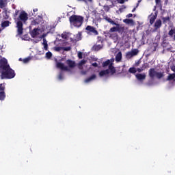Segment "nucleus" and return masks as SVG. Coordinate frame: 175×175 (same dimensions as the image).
Masks as SVG:
<instances>
[{
  "label": "nucleus",
  "instance_id": "f257e3e1",
  "mask_svg": "<svg viewBox=\"0 0 175 175\" xmlns=\"http://www.w3.org/2000/svg\"><path fill=\"white\" fill-rule=\"evenodd\" d=\"M0 79L1 80L14 79L16 76V72L10 68L6 59H0Z\"/></svg>",
  "mask_w": 175,
  "mask_h": 175
},
{
  "label": "nucleus",
  "instance_id": "f03ea898",
  "mask_svg": "<svg viewBox=\"0 0 175 175\" xmlns=\"http://www.w3.org/2000/svg\"><path fill=\"white\" fill-rule=\"evenodd\" d=\"M15 21H17L16 26L17 35L21 36L24 33V24L28 21V14L25 11H21Z\"/></svg>",
  "mask_w": 175,
  "mask_h": 175
},
{
  "label": "nucleus",
  "instance_id": "7ed1b4c3",
  "mask_svg": "<svg viewBox=\"0 0 175 175\" xmlns=\"http://www.w3.org/2000/svg\"><path fill=\"white\" fill-rule=\"evenodd\" d=\"M69 21L70 25H72L76 28H80V27L83 25L84 17L80 15H72L69 17Z\"/></svg>",
  "mask_w": 175,
  "mask_h": 175
},
{
  "label": "nucleus",
  "instance_id": "20e7f679",
  "mask_svg": "<svg viewBox=\"0 0 175 175\" xmlns=\"http://www.w3.org/2000/svg\"><path fill=\"white\" fill-rule=\"evenodd\" d=\"M148 75L150 79H154V77H157V79H159L163 77V72H157L155 70V68H150Z\"/></svg>",
  "mask_w": 175,
  "mask_h": 175
},
{
  "label": "nucleus",
  "instance_id": "39448f33",
  "mask_svg": "<svg viewBox=\"0 0 175 175\" xmlns=\"http://www.w3.org/2000/svg\"><path fill=\"white\" fill-rule=\"evenodd\" d=\"M85 31H87L88 33H92V35H99L98 30H96V28H95L94 26L88 25L85 27Z\"/></svg>",
  "mask_w": 175,
  "mask_h": 175
},
{
  "label": "nucleus",
  "instance_id": "423d86ee",
  "mask_svg": "<svg viewBox=\"0 0 175 175\" xmlns=\"http://www.w3.org/2000/svg\"><path fill=\"white\" fill-rule=\"evenodd\" d=\"M56 67L58 69H61V70H65L66 72H69V68H68V66H65V64H64V63H61V62H57L56 64Z\"/></svg>",
  "mask_w": 175,
  "mask_h": 175
},
{
  "label": "nucleus",
  "instance_id": "0eeeda50",
  "mask_svg": "<svg viewBox=\"0 0 175 175\" xmlns=\"http://www.w3.org/2000/svg\"><path fill=\"white\" fill-rule=\"evenodd\" d=\"M42 21H43V18L38 16L35 20L31 21V25H39Z\"/></svg>",
  "mask_w": 175,
  "mask_h": 175
},
{
  "label": "nucleus",
  "instance_id": "6e6552de",
  "mask_svg": "<svg viewBox=\"0 0 175 175\" xmlns=\"http://www.w3.org/2000/svg\"><path fill=\"white\" fill-rule=\"evenodd\" d=\"M161 27H162V21H161V19L157 20L154 25V30L157 31L159 29V28H161Z\"/></svg>",
  "mask_w": 175,
  "mask_h": 175
},
{
  "label": "nucleus",
  "instance_id": "1a4fd4ad",
  "mask_svg": "<svg viewBox=\"0 0 175 175\" xmlns=\"http://www.w3.org/2000/svg\"><path fill=\"white\" fill-rule=\"evenodd\" d=\"M66 64L69 66V68H75L76 62L72 59H67Z\"/></svg>",
  "mask_w": 175,
  "mask_h": 175
},
{
  "label": "nucleus",
  "instance_id": "9d476101",
  "mask_svg": "<svg viewBox=\"0 0 175 175\" xmlns=\"http://www.w3.org/2000/svg\"><path fill=\"white\" fill-rule=\"evenodd\" d=\"M135 77L137 79H138L139 81H142V80H146V75L138 73L135 75Z\"/></svg>",
  "mask_w": 175,
  "mask_h": 175
},
{
  "label": "nucleus",
  "instance_id": "9b49d317",
  "mask_svg": "<svg viewBox=\"0 0 175 175\" xmlns=\"http://www.w3.org/2000/svg\"><path fill=\"white\" fill-rule=\"evenodd\" d=\"M157 13H155V15H152V14L150 16V24L151 25H152V24H154V23H155V20H157Z\"/></svg>",
  "mask_w": 175,
  "mask_h": 175
},
{
  "label": "nucleus",
  "instance_id": "f8f14e48",
  "mask_svg": "<svg viewBox=\"0 0 175 175\" xmlns=\"http://www.w3.org/2000/svg\"><path fill=\"white\" fill-rule=\"evenodd\" d=\"M122 59V53L121 51L118 52L116 56V62H121Z\"/></svg>",
  "mask_w": 175,
  "mask_h": 175
},
{
  "label": "nucleus",
  "instance_id": "ddd939ff",
  "mask_svg": "<svg viewBox=\"0 0 175 175\" xmlns=\"http://www.w3.org/2000/svg\"><path fill=\"white\" fill-rule=\"evenodd\" d=\"M167 81H175V73H172V74H169V75L167 76V79H166Z\"/></svg>",
  "mask_w": 175,
  "mask_h": 175
},
{
  "label": "nucleus",
  "instance_id": "4468645a",
  "mask_svg": "<svg viewBox=\"0 0 175 175\" xmlns=\"http://www.w3.org/2000/svg\"><path fill=\"white\" fill-rule=\"evenodd\" d=\"M109 73H110V70H109V69L103 70L99 72V76L103 77V76H106V75H109Z\"/></svg>",
  "mask_w": 175,
  "mask_h": 175
},
{
  "label": "nucleus",
  "instance_id": "2eb2a0df",
  "mask_svg": "<svg viewBox=\"0 0 175 175\" xmlns=\"http://www.w3.org/2000/svg\"><path fill=\"white\" fill-rule=\"evenodd\" d=\"M96 79V75L95 74L92 75L90 77L87 78L85 80V83H90V81H92V80H95Z\"/></svg>",
  "mask_w": 175,
  "mask_h": 175
},
{
  "label": "nucleus",
  "instance_id": "dca6fc26",
  "mask_svg": "<svg viewBox=\"0 0 175 175\" xmlns=\"http://www.w3.org/2000/svg\"><path fill=\"white\" fill-rule=\"evenodd\" d=\"M8 5V0H0V8L3 9Z\"/></svg>",
  "mask_w": 175,
  "mask_h": 175
},
{
  "label": "nucleus",
  "instance_id": "f3484780",
  "mask_svg": "<svg viewBox=\"0 0 175 175\" xmlns=\"http://www.w3.org/2000/svg\"><path fill=\"white\" fill-rule=\"evenodd\" d=\"M12 23L9 21H5L1 23L2 28H6V27H9Z\"/></svg>",
  "mask_w": 175,
  "mask_h": 175
},
{
  "label": "nucleus",
  "instance_id": "a211bd4d",
  "mask_svg": "<svg viewBox=\"0 0 175 175\" xmlns=\"http://www.w3.org/2000/svg\"><path fill=\"white\" fill-rule=\"evenodd\" d=\"M116 25V27H117V32H119L121 33H122V32H124V31L125 29L124 28V27L120 26V24H118V23H116V25Z\"/></svg>",
  "mask_w": 175,
  "mask_h": 175
},
{
  "label": "nucleus",
  "instance_id": "6ab92c4d",
  "mask_svg": "<svg viewBox=\"0 0 175 175\" xmlns=\"http://www.w3.org/2000/svg\"><path fill=\"white\" fill-rule=\"evenodd\" d=\"M108 70H110L111 75H114L116 72V67H114L112 64L109 65Z\"/></svg>",
  "mask_w": 175,
  "mask_h": 175
},
{
  "label": "nucleus",
  "instance_id": "aec40b11",
  "mask_svg": "<svg viewBox=\"0 0 175 175\" xmlns=\"http://www.w3.org/2000/svg\"><path fill=\"white\" fill-rule=\"evenodd\" d=\"M161 20H163V24H167V23H170V16L162 17Z\"/></svg>",
  "mask_w": 175,
  "mask_h": 175
},
{
  "label": "nucleus",
  "instance_id": "412c9836",
  "mask_svg": "<svg viewBox=\"0 0 175 175\" xmlns=\"http://www.w3.org/2000/svg\"><path fill=\"white\" fill-rule=\"evenodd\" d=\"M105 20H106V21H107L110 24H112V25H116V22H114V21H113V19L110 18L109 17H107V16L105 17Z\"/></svg>",
  "mask_w": 175,
  "mask_h": 175
},
{
  "label": "nucleus",
  "instance_id": "4be33fe9",
  "mask_svg": "<svg viewBox=\"0 0 175 175\" xmlns=\"http://www.w3.org/2000/svg\"><path fill=\"white\" fill-rule=\"evenodd\" d=\"M38 29L35 28L31 31V36L32 38H35V36H38Z\"/></svg>",
  "mask_w": 175,
  "mask_h": 175
},
{
  "label": "nucleus",
  "instance_id": "5701e85b",
  "mask_svg": "<svg viewBox=\"0 0 175 175\" xmlns=\"http://www.w3.org/2000/svg\"><path fill=\"white\" fill-rule=\"evenodd\" d=\"M102 45H100V44H98V45H94V46H93V50L94 51H99V50H101V49H102Z\"/></svg>",
  "mask_w": 175,
  "mask_h": 175
},
{
  "label": "nucleus",
  "instance_id": "b1692460",
  "mask_svg": "<svg viewBox=\"0 0 175 175\" xmlns=\"http://www.w3.org/2000/svg\"><path fill=\"white\" fill-rule=\"evenodd\" d=\"M110 59H107L103 63V68H106V66H110Z\"/></svg>",
  "mask_w": 175,
  "mask_h": 175
},
{
  "label": "nucleus",
  "instance_id": "393cba45",
  "mask_svg": "<svg viewBox=\"0 0 175 175\" xmlns=\"http://www.w3.org/2000/svg\"><path fill=\"white\" fill-rule=\"evenodd\" d=\"M5 98L6 94H5V92H0V100H5Z\"/></svg>",
  "mask_w": 175,
  "mask_h": 175
},
{
  "label": "nucleus",
  "instance_id": "a878e982",
  "mask_svg": "<svg viewBox=\"0 0 175 175\" xmlns=\"http://www.w3.org/2000/svg\"><path fill=\"white\" fill-rule=\"evenodd\" d=\"M123 23H125V24H133V19L126 18L123 20Z\"/></svg>",
  "mask_w": 175,
  "mask_h": 175
},
{
  "label": "nucleus",
  "instance_id": "bb28decb",
  "mask_svg": "<svg viewBox=\"0 0 175 175\" xmlns=\"http://www.w3.org/2000/svg\"><path fill=\"white\" fill-rule=\"evenodd\" d=\"M131 54L133 55V57H135V55H137V54H139V49L131 50Z\"/></svg>",
  "mask_w": 175,
  "mask_h": 175
},
{
  "label": "nucleus",
  "instance_id": "cd10ccee",
  "mask_svg": "<svg viewBox=\"0 0 175 175\" xmlns=\"http://www.w3.org/2000/svg\"><path fill=\"white\" fill-rule=\"evenodd\" d=\"M129 73H133V74H134V73H136V72H137V70H136V68H135V67H131V68H130L129 69Z\"/></svg>",
  "mask_w": 175,
  "mask_h": 175
},
{
  "label": "nucleus",
  "instance_id": "c85d7f7f",
  "mask_svg": "<svg viewBox=\"0 0 175 175\" xmlns=\"http://www.w3.org/2000/svg\"><path fill=\"white\" fill-rule=\"evenodd\" d=\"M51 57H53V53H51V52L49 51L46 53V57L48 59H50V58H51Z\"/></svg>",
  "mask_w": 175,
  "mask_h": 175
},
{
  "label": "nucleus",
  "instance_id": "c756f323",
  "mask_svg": "<svg viewBox=\"0 0 175 175\" xmlns=\"http://www.w3.org/2000/svg\"><path fill=\"white\" fill-rule=\"evenodd\" d=\"M5 92V84L1 83L0 84V92Z\"/></svg>",
  "mask_w": 175,
  "mask_h": 175
},
{
  "label": "nucleus",
  "instance_id": "7c9ffc66",
  "mask_svg": "<svg viewBox=\"0 0 175 175\" xmlns=\"http://www.w3.org/2000/svg\"><path fill=\"white\" fill-rule=\"evenodd\" d=\"M155 3L157 6H159L160 8H162V3L161 0H155Z\"/></svg>",
  "mask_w": 175,
  "mask_h": 175
},
{
  "label": "nucleus",
  "instance_id": "2f4dec72",
  "mask_svg": "<svg viewBox=\"0 0 175 175\" xmlns=\"http://www.w3.org/2000/svg\"><path fill=\"white\" fill-rule=\"evenodd\" d=\"M126 58H132V57H133V55H132L131 51H129L126 53Z\"/></svg>",
  "mask_w": 175,
  "mask_h": 175
},
{
  "label": "nucleus",
  "instance_id": "473e14b6",
  "mask_svg": "<svg viewBox=\"0 0 175 175\" xmlns=\"http://www.w3.org/2000/svg\"><path fill=\"white\" fill-rule=\"evenodd\" d=\"M103 9H104L105 12H110V8L109 7L108 5H105L103 6Z\"/></svg>",
  "mask_w": 175,
  "mask_h": 175
},
{
  "label": "nucleus",
  "instance_id": "72a5a7b5",
  "mask_svg": "<svg viewBox=\"0 0 175 175\" xmlns=\"http://www.w3.org/2000/svg\"><path fill=\"white\" fill-rule=\"evenodd\" d=\"M62 50H64V51H70V50H72V47L71 46L62 47Z\"/></svg>",
  "mask_w": 175,
  "mask_h": 175
},
{
  "label": "nucleus",
  "instance_id": "f704fd0d",
  "mask_svg": "<svg viewBox=\"0 0 175 175\" xmlns=\"http://www.w3.org/2000/svg\"><path fill=\"white\" fill-rule=\"evenodd\" d=\"M86 62H87V61H85L84 59L81 60L79 63V66H83V65H84Z\"/></svg>",
  "mask_w": 175,
  "mask_h": 175
},
{
  "label": "nucleus",
  "instance_id": "c9c22d12",
  "mask_svg": "<svg viewBox=\"0 0 175 175\" xmlns=\"http://www.w3.org/2000/svg\"><path fill=\"white\" fill-rule=\"evenodd\" d=\"M109 32H117V26L111 27L109 29Z\"/></svg>",
  "mask_w": 175,
  "mask_h": 175
},
{
  "label": "nucleus",
  "instance_id": "e433bc0d",
  "mask_svg": "<svg viewBox=\"0 0 175 175\" xmlns=\"http://www.w3.org/2000/svg\"><path fill=\"white\" fill-rule=\"evenodd\" d=\"M53 50L55 51H61V50H62V47H61V46H55L54 48H53Z\"/></svg>",
  "mask_w": 175,
  "mask_h": 175
},
{
  "label": "nucleus",
  "instance_id": "4c0bfd02",
  "mask_svg": "<svg viewBox=\"0 0 175 175\" xmlns=\"http://www.w3.org/2000/svg\"><path fill=\"white\" fill-rule=\"evenodd\" d=\"M29 61H31V57H29L23 59L24 64H27V63L29 62Z\"/></svg>",
  "mask_w": 175,
  "mask_h": 175
},
{
  "label": "nucleus",
  "instance_id": "58836bf2",
  "mask_svg": "<svg viewBox=\"0 0 175 175\" xmlns=\"http://www.w3.org/2000/svg\"><path fill=\"white\" fill-rule=\"evenodd\" d=\"M18 13H20V10H16L15 13L14 14V17H17V16H18Z\"/></svg>",
  "mask_w": 175,
  "mask_h": 175
},
{
  "label": "nucleus",
  "instance_id": "ea45409f",
  "mask_svg": "<svg viewBox=\"0 0 175 175\" xmlns=\"http://www.w3.org/2000/svg\"><path fill=\"white\" fill-rule=\"evenodd\" d=\"M78 58H79V59H81L83 58V53L82 52L78 53Z\"/></svg>",
  "mask_w": 175,
  "mask_h": 175
},
{
  "label": "nucleus",
  "instance_id": "a19ab883",
  "mask_svg": "<svg viewBox=\"0 0 175 175\" xmlns=\"http://www.w3.org/2000/svg\"><path fill=\"white\" fill-rule=\"evenodd\" d=\"M44 50H46V51H47V50H49V44H45L44 45Z\"/></svg>",
  "mask_w": 175,
  "mask_h": 175
},
{
  "label": "nucleus",
  "instance_id": "79ce46f5",
  "mask_svg": "<svg viewBox=\"0 0 175 175\" xmlns=\"http://www.w3.org/2000/svg\"><path fill=\"white\" fill-rule=\"evenodd\" d=\"M118 3H125V0H117Z\"/></svg>",
  "mask_w": 175,
  "mask_h": 175
},
{
  "label": "nucleus",
  "instance_id": "37998d69",
  "mask_svg": "<svg viewBox=\"0 0 175 175\" xmlns=\"http://www.w3.org/2000/svg\"><path fill=\"white\" fill-rule=\"evenodd\" d=\"M62 39H68V35L66 34H62Z\"/></svg>",
  "mask_w": 175,
  "mask_h": 175
},
{
  "label": "nucleus",
  "instance_id": "c03bdc74",
  "mask_svg": "<svg viewBox=\"0 0 175 175\" xmlns=\"http://www.w3.org/2000/svg\"><path fill=\"white\" fill-rule=\"evenodd\" d=\"M43 45L44 44H47V40L45 39V38H43V43H42Z\"/></svg>",
  "mask_w": 175,
  "mask_h": 175
},
{
  "label": "nucleus",
  "instance_id": "a18cd8bd",
  "mask_svg": "<svg viewBox=\"0 0 175 175\" xmlns=\"http://www.w3.org/2000/svg\"><path fill=\"white\" fill-rule=\"evenodd\" d=\"M92 65V66H94V68H98V63H96V62L93 63Z\"/></svg>",
  "mask_w": 175,
  "mask_h": 175
},
{
  "label": "nucleus",
  "instance_id": "49530a36",
  "mask_svg": "<svg viewBox=\"0 0 175 175\" xmlns=\"http://www.w3.org/2000/svg\"><path fill=\"white\" fill-rule=\"evenodd\" d=\"M63 75H62V73H60L59 75V80H62V79H63Z\"/></svg>",
  "mask_w": 175,
  "mask_h": 175
},
{
  "label": "nucleus",
  "instance_id": "de8ad7c7",
  "mask_svg": "<svg viewBox=\"0 0 175 175\" xmlns=\"http://www.w3.org/2000/svg\"><path fill=\"white\" fill-rule=\"evenodd\" d=\"M110 61V64H111L112 65H114L113 62H114V58H111V59H109Z\"/></svg>",
  "mask_w": 175,
  "mask_h": 175
},
{
  "label": "nucleus",
  "instance_id": "09e8293b",
  "mask_svg": "<svg viewBox=\"0 0 175 175\" xmlns=\"http://www.w3.org/2000/svg\"><path fill=\"white\" fill-rule=\"evenodd\" d=\"M137 72H138L139 73H140V72H143V68H137Z\"/></svg>",
  "mask_w": 175,
  "mask_h": 175
},
{
  "label": "nucleus",
  "instance_id": "8fccbe9b",
  "mask_svg": "<svg viewBox=\"0 0 175 175\" xmlns=\"http://www.w3.org/2000/svg\"><path fill=\"white\" fill-rule=\"evenodd\" d=\"M133 16V14H129L126 15V17H127V18H131V17H132Z\"/></svg>",
  "mask_w": 175,
  "mask_h": 175
},
{
  "label": "nucleus",
  "instance_id": "3c124183",
  "mask_svg": "<svg viewBox=\"0 0 175 175\" xmlns=\"http://www.w3.org/2000/svg\"><path fill=\"white\" fill-rule=\"evenodd\" d=\"M81 38H80V35L77 34V40H81Z\"/></svg>",
  "mask_w": 175,
  "mask_h": 175
},
{
  "label": "nucleus",
  "instance_id": "603ef678",
  "mask_svg": "<svg viewBox=\"0 0 175 175\" xmlns=\"http://www.w3.org/2000/svg\"><path fill=\"white\" fill-rule=\"evenodd\" d=\"M109 7V9H111V8H114V3H112L110 5H108Z\"/></svg>",
  "mask_w": 175,
  "mask_h": 175
},
{
  "label": "nucleus",
  "instance_id": "864d4df0",
  "mask_svg": "<svg viewBox=\"0 0 175 175\" xmlns=\"http://www.w3.org/2000/svg\"><path fill=\"white\" fill-rule=\"evenodd\" d=\"M144 65H145V68H148V63H146Z\"/></svg>",
  "mask_w": 175,
  "mask_h": 175
},
{
  "label": "nucleus",
  "instance_id": "5fc2aeb1",
  "mask_svg": "<svg viewBox=\"0 0 175 175\" xmlns=\"http://www.w3.org/2000/svg\"><path fill=\"white\" fill-rule=\"evenodd\" d=\"M33 12H38V8L33 9Z\"/></svg>",
  "mask_w": 175,
  "mask_h": 175
},
{
  "label": "nucleus",
  "instance_id": "6e6d98bb",
  "mask_svg": "<svg viewBox=\"0 0 175 175\" xmlns=\"http://www.w3.org/2000/svg\"><path fill=\"white\" fill-rule=\"evenodd\" d=\"M135 10H136V8H133L132 12H135Z\"/></svg>",
  "mask_w": 175,
  "mask_h": 175
},
{
  "label": "nucleus",
  "instance_id": "4d7b16f0",
  "mask_svg": "<svg viewBox=\"0 0 175 175\" xmlns=\"http://www.w3.org/2000/svg\"><path fill=\"white\" fill-rule=\"evenodd\" d=\"M112 1H113V2L116 3V2H117L118 0H112Z\"/></svg>",
  "mask_w": 175,
  "mask_h": 175
},
{
  "label": "nucleus",
  "instance_id": "13d9d810",
  "mask_svg": "<svg viewBox=\"0 0 175 175\" xmlns=\"http://www.w3.org/2000/svg\"><path fill=\"white\" fill-rule=\"evenodd\" d=\"M139 3H140V1H138V3H137V6H139Z\"/></svg>",
  "mask_w": 175,
  "mask_h": 175
},
{
  "label": "nucleus",
  "instance_id": "bf43d9fd",
  "mask_svg": "<svg viewBox=\"0 0 175 175\" xmlns=\"http://www.w3.org/2000/svg\"><path fill=\"white\" fill-rule=\"evenodd\" d=\"M88 2H92V0H88Z\"/></svg>",
  "mask_w": 175,
  "mask_h": 175
},
{
  "label": "nucleus",
  "instance_id": "052dcab7",
  "mask_svg": "<svg viewBox=\"0 0 175 175\" xmlns=\"http://www.w3.org/2000/svg\"><path fill=\"white\" fill-rule=\"evenodd\" d=\"M1 31H2V30L0 29V32H1Z\"/></svg>",
  "mask_w": 175,
  "mask_h": 175
},
{
  "label": "nucleus",
  "instance_id": "680f3d73",
  "mask_svg": "<svg viewBox=\"0 0 175 175\" xmlns=\"http://www.w3.org/2000/svg\"><path fill=\"white\" fill-rule=\"evenodd\" d=\"M154 10H155V8H154Z\"/></svg>",
  "mask_w": 175,
  "mask_h": 175
}]
</instances>
